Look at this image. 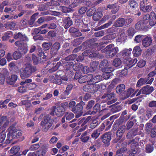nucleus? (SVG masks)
Masks as SVG:
<instances>
[{"label": "nucleus", "instance_id": "1", "mask_svg": "<svg viewBox=\"0 0 156 156\" xmlns=\"http://www.w3.org/2000/svg\"><path fill=\"white\" fill-rule=\"evenodd\" d=\"M56 106H53L50 109L49 114L46 115L44 117V119L41 122V126L44 131H46L52 126L53 120L51 119V117L50 115L54 116L55 112L56 109Z\"/></svg>", "mask_w": 156, "mask_h": 156}, {"label": "nucleus", "instance_id": "2", "mask_svg": "<svg viewBox=\"0 0 156 156\" xmlns=\"http://www.w3.org/2000/svg\"><path fill=\"white\" fill-rule=\"evenodd\" d=\"M36 70V69L35 67L32 66L30 64H27L25 65L23 69L20 70V77L22 79L28 78Z\"/></svg>", "mask_w": 156, "mask_h": 156}, {"label": "nucleus", "instance_id": "3", "mask_svg": "<svg viewBox=\"0 0 156 156\" xmlns=\"http://www.w3.org/2000/svg\"><path fill=\"white\" fill-rule=\"evenodd\" d=\"M85 105V103L81 101L71 109L72 112L76 114L75 117L76 118H79L83 115V106Z\"/></svg>", "mask_w": 156, "mask_h": 156}, {"label": "nucleus", "instance_id": "4", "mask_svg": "<svg viewBox=\"0 0 156 156\" xmlns=\"http://www.w3.org/2000/svg\"><path fill=\"white\" fill-rule=\"evenodd\" d=\"M93 83L84 86L83 87V90L92 93L97 91L100 88V86L99 84H94Z\"/></svg>", "mask_w": 156, "mask_h": 156}, {"label": "nucleus", "instance_id": "5", "mask_svg": "<svg viewBox=\"0 0 156 156\" xmlns=\"http://www.w3.org/2000/svg\"><path fill=\"white\" fill-rule=\"evenodd\" d=\"M101 98L104 99L105 101H108L107 104L108 105H111L117 101V99L115 98V95L113 93L105 94Z\"/></svg>", "mask_w": 156, "mask_h": 156}, {"label": "nucleus", "instance_id": "6", "mask_svg": "<svg viewBox=\"0 0 156 156\" xmlns=\"http://www.w3.org/2000/svg\"><path fill=\"white\" fill-rule=\"evenodd\" d=\"M140 10L144 12H148L151 9V6L148 0H143L140 4Z\"/></svg>", "mask_w": 156, "mask_h": 156}, {"label": "nucleus", "instance_id": "7", "mask_svg": "<svg viewBox=\"0 0 156 156\" xmlns=\"http://www.w3.org/2000/svg\"><path fill=\"white\" fill-rule=\"evenodd\" d=\"M101 139L105 147H108L111 139V133L108 132L103 134L101 136Z\"/></svg>", "mask_w": 156, "mask_h": 156}, {"label": "nucleus", "instance_id": "8", "mask_svg": "<svg viewBox=\"0 0 156 156\" xmlns=\"http://www.w3.org/2000/svg\"><path fill=\"white\" fill-rule=\"evenodd\" d=\"M8 130H10V133H12L13 135L14 138H18L22 135V132L20 130L16 129L14 126H11L8 129Z\"/></svg>", "mask_w": 156, "mask_h": 156}, {"label": "nucleus", "instance_id": "9", "mask_svg": "<svg viewBox=\"0 0 156 156\" xmlns=\"http://www.w3.org/2000/svg\"><path fill=\"white\" fill-rule=\"evenodd\" d=\"M137 61L136 58L132 59L130 58L127 57L125 58L123 62L125 65V67H127V68L129 69L135 64Z\"/></svg>", "mask_w": 156, "mask_h": 156}, {"label": "nucleus", "instance_id": "10", "mask_svg": "<svg viewBox=\"0 0 156 156\" xmlns=\"http://www.w3.org/2000/svg\"><path fill=\"white\" fill-rule=\"evenodd\" d=\"M137 134L138 128H134L128 132L126 135V137L129 140H131L133 139L134 136L137 135Z\"/></svg>", "mask_w": 156, "mask_h": 156}, {"label": "nucleus", "instance_id": "11", "mask_svg": "<svg viewBox=\"0 0 156 156\" xmlns=\"http://www.w3.org/2000/svg\"><path fill=\"white\" fill-rule=\"evenodd\" d=\"M60 44L58 42H55L52 45L50 49V54L52 55H55L58 53L60 48Z\"/></svg>", "mask_w": 156, "mask_h": 156}, {"label": "nucleus", "instance_id": "12", "mask_svg": "<svg viewBox=\"0 0 156 156\" xmlns=\"http://www.w3.org/2000/svg\"><path fill=\"white\" fill-rule=\"evenodd\" d=\"M135 28L140 30L146 31L147 30V25L141 20L138 22L135 25Z\"/></svg>", "mask_w": 156, "mask_h": 156}, {"label": "nucleus", "instance_id": "13", "mask_svg": "<svg viewBox=\"0 0 156 156\" xmlns=\"http://www.w3.org/2000/svg\"><path fill=\"white\" fill-rule=\"evenodd\" d=\"M118 51V48L117 47L114 46L111 49H109L107 52V58L112 57L114 56Z\"/></svg>", "mask_w": 156, "mask_h": 156}, {"label": "nucleus", "instance_id": "14", "mask_svg": "<svg viewBox=\"0 0 156 156\" xmlns=\"http://www.w3.org/2000/svg\"><path fill=\"white\" fill-rule=\"evenodd\" d=\"M59 77L57 75L51 76L49 77V79L51 82L60 85L62 83V81Z\"/></svg>", "mask_w": 156, "mask_h": 156}, {"label": "nucleus", "instance_id": "15", "mask_svg": "<svg viewBox=\"0 0 156 156\" xmlns=\"http://www.w3.org/2000/svg\"><path fill=\"white\" fill-rule=\"evenodd\" d=\"M113 26L116 27H122L125 26V19L122 18H119L115 21Z\"/></svg>", "mask_w": 156, "mask_h": 156}, {"label": "nucleus", "instance_id": "16", "mask_svg": "<svg viewBox=\"0 0 156 156\" xmlns=\"http://www.w3.org/2000/svg\"><path fill=\"white\" fill-rule=\"evenodd\" d=\"M126 129V126H125L122 125L120 126L116 132V135L117 137L119 138H122L123 134L125 132Z\"/></svg>", "mask_w": 156, "mask_h": 156}, {"label": "nucleus", "instance_id": "17", "mask_svg": "<svg viewBox=\"0 0 156 156\" xmlns=\"http://www.w3.org/2000/svg\"><path fill=\"white\" fill-rule=\"evenodd\" d=\"M144 94H148L153 92L154 90L153 87L146 85L142 87Z\"/></svg>", "mask_w": 156, "mask_h": 156}, {"label": "nucleus", "instance_id": "18", "mask_svg": "<svg viewBox=\"0 0 156 156\" xmlns=\"http://www.w3.org/2000/svg\"><path fill=\"white\" fill-rule=\"evenodd\" d=\"M134 90L132 88H129L124 91L122 94V96L124 99H126L129 97L131 94L133 93Z\"/></svg>", "mask_w": 156, "mask_h": 156}, {"label": "nucleus", "instance_id": "19", "mask_svg": "<svg viewBox=\"0 0 156 156\" xmlns=\"http://www.w3.org/2000/svg\"><path fill=\"white\" fill-rule=\"evenodd\" d=\"M18 77V76L16 75H12L9 76V79L7 80V83L10 85L14 84L17 80Z\"/></svg>", "mask_w": 156, "mask_h": 156}, {"label": "nucleus", "instance_id": "20", "mask_svg": "<svg viewBox=\"0 0 156 156\" xmlns=\"http://www.w3.org/2000/svg\"><path fill=\"white\" fill-rule=\"evenodd\" d=\"M152 42L151 37H146L142 40V45L144 47H147L151 44Z\"/></svg>", "mask_w": 156, "mask_h": 156}, {"label": "nucleus", "instance_id": "21", "mask_svg": "<svg viewBox=\"0 0 156 156\" xmlns=\"http://www.w3.org/2000/svg\"><path fill=\"white\" fill-rule=\"evenodd\" d=\"M65 111L64 108L62 106H59L56 108L55 110L56 115L58 116L62 115Z\"/></svg>", "mask_w": 156, "mask_h": 156}, {"label": "nucleus", "instance_id": "22", "mask_svg": "<svg viewBox=\"0 0 156 156\" xmlns=\"http://www.w3.org/2000/svg\"><path fill=\"white\" fill-rule=\"evenodd\" d=\"M64 23L65 24L64 27L65 29L69 28L73 23L72 21L70 20L69 17H66L63 20Z\"/></svg>", "mask_w": 156, "mask_h": 156}, {"label": "nucleus", "instance_id": "23", "mask_svg": "<svg viewBox=\"0 0 156 156\" xmlns=\"http://www.w3.org/2000/svg\"><path fill=\"white\" fill-rule=\"evenodd\" d=\"M127 67H125L124 69L122 70L121 72H117L116 73V75L120 77H122L125 76L127 74L128 71Z\"/></svg>", "mask_w": 156, "mask_h": 156}, {"label": "nucleus", "instance_id": "24", "mask_svg": "<svg viewBox=\"0 0 156 156\" xmlns=\"http://www.w3.org/2000/svg\"><path fill=\"white\" fill-rule=\"evenodd\" d=\"M99 63L98 62L94 61L90 63V72H93L95 71L98 67Z\"/></svg>", "mask_w": 156, "mask_h": 156}, {"label": "nucleus", "instance_id": "25", "mask_svg": "<svg viewBox=\"0 0 156 156\" xmlns=\"http://www.w3.org/2000/svg\"><path fill=\"white\" fill-rule=\"evenodd\" d=\"M133 52L135 56L137 57L141 55V50L139 46H136L134 48Z\"/></svg>", "mask_w": 156, "mask_h": 156}, {"label": "nucleus", "instance_id": "26", "mask_svg": "<svg viewBox=\"0 0 156 156\" xmlns=\"http://www.w3.org/2000/svg\"><path fill=\"white\" fill-rule=\"evenodd\" d=\"M9 132L7 135V137L6 140L5 141L6 144H8L11 142L13 139H16L15 138H14L13 135L12 133H10V130H8Z\"/></svg>", "mask_w": 156, "mask_h": 156}, {"label": "nucleus", "instance_id": "27", "mask_svg": "<svg viewBox=\"0 0 156 156\" xmlns=\"http://www.w3.org/2000/svg\"><path fill=\"white\" fill-rule=\"evenodd\" d=\"M102 16V14L101 12H98L95 13L93 15V19L95 21H98Z\"/></svg>", "mask_w": 156, "mask_h": 156}, {"label": "nucleus", "instance_id": "28", "mask_svg": "<svg viewBox=\"0 0 156 156\" xmlns=\"http://www.w3.org/2000/svg\"><path fill=\"white\" fill-rule=\"evenodd\" d=\"M20 52L22 54H26L28 51L27 45L26 44L23 43V45L19 48Z\"/></svg>", "mask_w": 156, "mask_h": 156}, {"label": "nucleus", "instance_id": "29", "mask_svg": "<svg viewBox=\"0 0 156 156\" xmlns=\"http://www.w3.org/2000/svg\"><path fill=\"white\" fill-rule=\"evenodd\" d=\"M54 64L53 63H50L49 64H48L47 65L48 67H52L51 69H50L49 70V71L50 73L53 72L56 70H57L58 67V66L57 64L55 65V66H54Z\"/></svg>", "mask_w": 156, "mask_h": 156}, {"label": "nucleus", "instance_id": "30", "mask_svg": "<svg viewBox=\"0 0 156 156\" xmlns=\"http://www.w3.org/2000/svg\"><path fill=\"white\" fill-rule=\"evenodd\" d=\"M92 78L91 80H92L93 83H96L101 81L102 79V77L101 75L97 74L94 77H93Z\"/></svg>", "mask_w": 156, "mask_h": 156}, {"label": "nucleus", "instance_id": "31", "mask_svg": "<svg viewBox=\"0 0 156 156\" xmlns=\"http://www.w3.org/2000/svg\"><path fill=\"white\" fill-rule=\"evenodd\" d=\"M125 88V86L123 84L119 85L116 88V91L117 93H119L123 91Z\"/></svg>", "mask_w": 156, "mask_h": 156}, {"label": "nucleus", "instance_id": "32", "mask_svg": "<svg viewBox=\"0 0 156 156\" xmlns=\"http://www.w3.org/2000/svg\"><path fill=\"white\" fill-rule=\"evenodd\" d=\"M66 121H69L74 117V115L71 112H66L64 115Z\"/></svg>", "mask_w": 156, "mask_h": 156}, {"label": "nucleus", "instance_id": "33", "mask_svg": "<svg viewBox=\"0 0 156 156\" xmlns=\"http://www.w3.org/2000/svg\"><path fill=\"white\" fill-rule=\"evenodd\" d=\"M122 63V62L120 58H115L113 61V65L115 67L120 66Z\"/></svg>", "mask_w": 156, "mask_h": 156}, {"label": "nucleus", "instance_id": "34", "mask_svg": "<svg viewBox=\"0 0 156 156\" xmlns=\"http://www.w3.org/2000/svg\"><path fill=\"white\" fill-rule=\"evenodd\" d=\"M16 25V23L14 22H9L6 23L5 24V27L6 28L12 29L15 28Z\"/></svg>", "mask_w": 156, "mask_h": 156}, {"label": "nucleus", "instance_id": "35", "mask_svg": "<svg viewBox=\"0 0 156 156\" xmlns=\"http://www.w3.org/2000/svg\"><path fill=\"white\" fill-rule=\"evenodd\" d=\"M100 130L97 129L94 130L91 134V137L93 138L97 139L100 135Z\"/></svg>", "mask_w": 156, "mask_h": 156}, {"label": "nucleus", "instance_id": "36", "mask_svg": "<svg viewBox=\"0 0 156 156\" xmlns=\"http://www.w3.org/2000/svg\"><path fill=\"white\" fill-rule=\"evenodd\" d=\"M129 3L130 7L133 9H135L138 6L137 3L133 0H130Z\"/></svg>", "mask_w": 156, "mask_h": 156}, {"label": "nucleus", "instance_id": "37", "mask_svg": "<svg viewBox=\"0 0 156 156\" xmlns=\"http://www.w3.org/2000/svg\"><path fill=\"white\" fill-rule=\"evenodd\" d=\"M123 122V120L122 119H119L116 120L114 125V129L115 130L119 126L121 125Z\"/></svg>", "mask_w": 156, "mask_h": 156}, {"label": "nucleus", "instance_id": "38", "mask_svg": "<svg viewBox=\"0 0 156 156\" xmlns=\"http://www.w3.org/2000/svg\"><path fill=\"white\" fill-rule=\"evenodd\" d=\"M22 56V54L19 51H15L12 54V57L15 60H17L20 58Z\"/></svg>", "mask_w": 156, "mask_h": 156}, {"label": "nucleus", "instance_id": "39", "mask_svg": "<svg viewBox=\"0 0 156 156\" xmlns=\"http://www.w3.org/2000/svg\"><path fill=\"white\" fill-rule=\"evenodd\" d=\"M139 139L138 137H136L134 139H131L128 142V144L129 145L132 143V145L134 144L138 145V142L139 141Z\"/></svg>", "mask_w": 156, "mask_h": 156}, {"label": "nucleus", "instance_id": "40", "mask_svg": "<svg viewBox=\"0 0 156 156\" xmlns=\"http://www.w3.org/2000/svg\"><path fill=\"white\" fill-rule=\"evenodd\" d=\"M100 109V105L99 104H96L93 108V110L91 114H95L99 112Z\"/></svg>", "mask_w": 156, "mask_h": 156}, {"label": "nucleus", "instance_id": "41", "mask_svg": "<svg viewBox=\"0 0 156 156\" xmlns=\"http://www.w3.org/2000/svg\"><path fill=\"white\" fill-rule=\"evenodd\" d=\"M150 24L151 26H153L156 23V17L154 15H151L150 20Z\"/></svg>", "mask_w": 156, "mask_h": 156}, {"label": "nucleus", "instance_id": "42", "mask_svg": "<svg viewBox=\"0 0 156 156\" xmlns=\"http://www.w3.org/2000/svg\"><path fill=\"white\" fill-rule=\"evenodd\" d=\"M154 150L153 146L150 144H147L146 145L145 151L148 153L151 152Z\"/></svg>", "mask_w": 156, "mask_h": 156}, {"label": "nucleus", "instance_id": "43", "mask_svg": "<svg viewBox=\"0 0 156 156\" xmlns=\"http://www.w3.org/2000/svg\"><path fill=\"white\" fill-rule=\"evenodd\" d=\"M152 129V123H148L146 124L145 125V130L148 134L150 133V131Z\"/></svg>", "mask_w": 156, "mask_h": 156}, {"label": "nucleus", "instance_id": "44", "mask_svg": "<svg viewBox=\"0 0 156 156\" xmlns=\"http://www.w3.org/2000/svg\"><path fill=\"white\" fill-rule=\"evenodd\" d=\"M151 17V15L150 16L149 14H147L144 16L143 20L141 21L147 25L149 22Z\"/></svg>", "mask_w": 156, "mask_h": 156}, {"label": "nucleus", "instance_id": "45", "mask_svg": "<svg viewBox=\"0 0 156 156\" xmlns=\"http://www.w3.org/2000/svg\"><path fill=\"white\" fill-rule=\"evenodd\" d=\"M38 14L39 13L37 12L35 13L31 16L30 22L29 23L30 25H32L34 23L36 19V17Z\"/></svg>", "mask_w": 156, "mask_h": 156}, {"label": "nucleus", "instance_id": "46", "mask_svg": "<svg viewBox=\"0 0 156 156\" xmlns=\"http://www.w3.org/2000/svg\"><path fill=\"white\" fill-rule=\"evenodd\" d=\"M109 66V64L108 61L107 60H104L102 61L100 64V66L102 68H105L108 67Z\"/></svg>", "mask_w": 156, "mask_h": 156}, {"label": "nucleus", "instance_id": "47", "mask_svg": "<svg viewBox=\"0 0 156 156\" xmlns=\"http://www.w3.org/2000/svg\"><path fill=\"white\" fill-rule=\"evenodd\" d=\"M63 104H64V105L66 106L68 105L69 108H73L75 106L76 103L75 101H72L69 103V104H68L67 102H65L64 103H63Z\"/></svg>", "mask_w": 156, "mask_h": 156}, {"label": "nucleus", "instance_id": "48", "mask_svg": "<svg viewBox=\"0 0 156 156\" xmlns=\"http://www.w3.org/2000/svg\"><path fill=\"white\" fill-rule=\"evenodd\" d=\"M52 44L51 43H44L42 44V47L45 50H48L50 48Z\"/></svg>", "mask_w": 156, "mask_h": 156}, {"label": "nucleus", "instance_id": "49", "mask_svg": "<svg viewBox=\"0 0 156 156\" xmlns=\"http://www.w3.org/2000/svg\"><path fill=\"white\" fill-rule=\"evenodd\" d=\"M85 80L86 81V82H87L88 83H93L92 80H91L93 78V75L91 74H88L87 75H86L84 76Z\"/></svg>", "mask_w": 156, "mask_h": 156}, {"label": "nucleus", "instance_id": "50", "mask_svg": "<svg viewBox=\"0 0 156 156\" xmlns=\"http://www.w3.org/2000/svg\"><path fill=\"white\" fill-rule=\"evenodd\" d=\"M39 58L40 59V60L39 61V62L40 63L44 62L48 59V58L47 56L44 53L41 54Z\"/></svg>", "mask_w": 156, "mask_h": 156}, {"label": "nucleus", "instance_id": "51", "mask_svg": "<svg viewBox=\"0 0 156 156\" xmlns=\"http://www.w3.org/2000/svg\"><path fill=\"white\" fill-rule=\"evenodd\" d=\"M98 125V122L96 119L93 120L90 125V127L91 129H94Z\"/></svg>", "mask_w": 156, "mask_h": 156}, {"label": "nucleus", "instance_id": "52", "mask_svg": "<svg viewBox=\"0 0 156 156\" xmlns=\"http://www.w3.org/2000/svg\"><path fill=\"white\" fill-rule=\"evenodd\" d=\"M20 148L19 146H15L11 148L10 150V152L12 153H16L20 150Z\"/></svg>", "mask_w": 156, "mask_h": 156}, {"label": "nucleus", "instance_id": "53", "mask_svg": "<svg viewBox=\"0 0 156 156\" xmlns=\"http://www.w3.org/2000/svg\"><path fill=\"white\" fill-rule=\"evenodd\" d=\"M76 57V56L75 55H72L68 56L65 58V60L68 62V61L73 60Z\"/></svg>", "mask_w": 156, "mask_h": 156}, {"label": "nucleus", "instance_id": "54", "mask_svg": "<svg viewBox=\"0 0 156 156\" xmlns=\"http://www.w3.org/2000/svg\"><path fill=\"white\" fill-rule=\"evenodd\" d=\"M95 10L94 8H92L89 9L87 12V15L89 16H91L95 13Z\"/></svg>", "mask_w": 156, "mask_h": 156}, {"label": "nucleus", "instance_id": "55", "mask_svg": "<svg viewBox=\"0 0 156 156\" xmlns=\"http://www.w3.org/2000/svg\"><path fill=\"white\" fill-rule=\"evenodd\" d=\"M95 104V101L94 100H91L89 101L86 107V109L87 110H89L91 109L93 107V105Z\"/></svg>", "mask_w": 156, "mask_h": 156}, {"label": "nucleus", "instance_id": "56", "mask_svg": "<svg viewBox=\"0 0 156 156\" xmlns=\"http://www.w3.org/2000/svg\"><path fill=\"white\" fill-rule=\"evenodd\" d=\"M114 46V45L112 44H110L107 46H106V47L104 49L102 50L101 51V52L102 53H106V55H107V52L108 51V50H109V49H111V48H112Z\"/></svg>", "mask_w": 156, "mask_h": 156}, {"label": "nucleus", "instance_id": "57", "mask_svg": "<svg viewBox=\"0 0 156 156\" xmlns=\"http://www.w3.org/2000/svg\"><path fill=\"white\" fill-rule=\"evenodd\" d=\"M6 137V134L4 131L0 132V143H2Z\"/></svg>", "mask_w": 156, "mask_h": 156}, {"label": "nucleus", "instance_id": "58", "mask_svg": "<svg viewBox=\"0 0 156 156\" xmlns=\"http://www.w3.org/2000/svg\"><path fill=\"white\" fill-rule=\"evenodd\" d=\"M128 150L126 147H122L118 150L116 151V154H121L122 153L125 152L127 151Z\"/></svg>", "mask_w": 156, "mask_h": 156}, {"label": "nucleus", "instance_id": "59", "mask_svg": "<svg viewBox=\"0 0 156 156\" xmlns=\"http://www.w3.org/2000/svg\"><path fill=\"white\" fill-rule=\"evenodd\" d=\"M12 33L11 32H9L2 37V39L5 41L9 38L12 36Z\"/></svg>", "mask_w": 156, "mask_h": 156}, {"label": "nucleus", "instance_id": "60", "mask_svg": "<svg viewBox=\"0 0 156 156\" xmlns=\"http://www.w3.org/2000/svg\"><path fill=\"white\" fill-rule=\"evenodd\" d=\"M150 136L152 138H155L156 136V128H153L150 131Z\"/></svg>", "mask_w": 156, "mask_h": 156}, {"label": "nucleus", "instance_id": "61", "mask_svg": "<svg viewBox=\"0 0 156 156\" xmlns=\"http://www.w3.org/2000/svg\"><path fill=\"white\" fill-rule=\"evenodd\" d=\"M37 156H44L46 151L43 150H40L35 152Z\"/></svg>", "mask_w": 156, "mask_h": 156}, {"label": "nucleus", "instance_id": "62", "mask_svg": "<svg viewBox=\"0 0 156 156\" xmlns=\"http://www.w3.org/2000/svg\"><path fill=\"white\" fill-rule=\"evenodd\" d=\"M21 104L22 105H25L27 108L30 107L32 106L31 103L27 100L22 101Z\"/></svg>", "mask_w": 156, "mask_h": 156}, {"label": "nucleus", "instance_id": "63", "mask_svg": "<svg viewBox=\"0 0 156 156\" xmlns=\"http://www.w3.org/2000/svg\"><path fill=\"white\" fill-rule=\"evenodd\" d=\"M151 55V51L148 50L145 51L143 54V55L144 58H148Z\"/></svg>", "mask_w": 156, "mask_h": 156}, {"label": "nucleus", "instance_id": "64", "mask_svg": "<svg viewBox=\"0 0 156 156\" xmlns=\"http://www.w3.org/2000/svg\"><path fill=\"white\" fill-rule=\"evenodd\" d=\"M32 58L34 63L35 64H37L38 62H39V57H38L37 58L35 55L32 54Z\"/></svg>", "mask_w": 156, "mask_h": 156}]
</instances>
